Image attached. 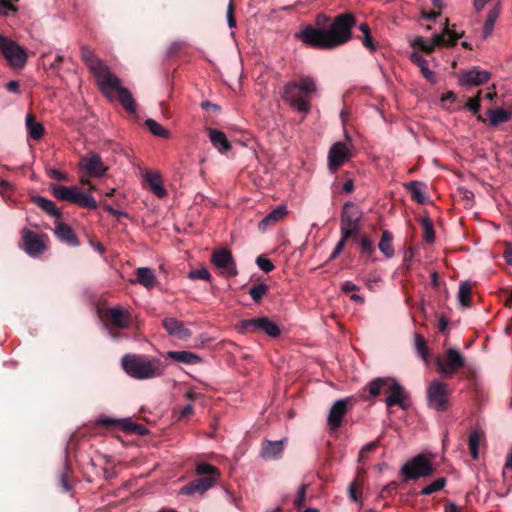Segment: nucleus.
Returning a JSON list of instances; mask_svg holds the SVG:
<instances>
[{"label":"nucleus","mask_w":512,"mask_h":512,"mask_svg":"<svg viewBox=\"0 0 512 512\" xmlns=\"http://www.w3.org/2000/svg\"><path fill=\"white\" fill-rule=\"evenodd\" d=\"M355 23V17L351 13H344L335 17L328 28L317 29L307 26L297 32L295 38L313 48L333 49L351 39V29Z\"/></svg>","instance_id":"obj_1"},{"label":"nucleus","mask_w":512,"mask_h":512,"mask_svg":"<svg viewBox=\"0 0 512 512\" xmlns=\"http://www.w3.org/2000/svg\"><path fill=\"white\" fill-rule=\"evenodd\" d=\"M81 57L96 78L102 94L110 101L114 99V94H116L123 108L129 113H134L136 103L132 94L121 85L120 79L109 71L107 65L94 54V51L83 45L81 47Z\"/></svg>","instance_id":"obj_2"},{"label":"nucleus","mask_w":512,"mask_h":512,"mask_svg":"<svg viewBox=\"0 0 512 512\" xmlns=\"http://www.w3.org/2000/svg\"><path fill=\"white\" fill-rule=\"evenodd\" d=\"M317 91L313 77L303 76L298 81L287 82L281 91V97L293 110L308 114L311 110V95Z\"/></svg>","instance_id":"obj_3"},{"label":"nucleus","mask_w":512,"mask_h":512,"mask_svg":"<svg viewBox=\"0 0 512 512\" xmlns=\"http://www.w3.org/2000/svg\"><path fill=\"white\" fill-rule=\"evenodd\" d=\"M121 365L130 377L138 380L160 377L167 367L160 359L143 354H126L121 359Z\"/></svg>","instance_id":"obj_4"},{"label":"nucleus","mask_w":512,"mask_h":512,"mask_svg":"<svg viewBox=\"0 0 512 512\" xmlns=\"http://www.w3.org/2000/svg\"><path fill=\"white\" fill-rule=\"evenodd\" d=\"M366 388L369 391V397L366 400L380 395L381 392L387 393L385 404L388 408L398 405L403 410H407L410 406V401L406 396L403 387L400 383L391 377H379L370 381Z\"/></svg>","instance_id":"obj_5"},{"label":"nucleus","mask_w":512,"mask_h":512,"mask_svg":"<svg viewBox=\"0 0 512 512\" xmlns=\"http://www.w3.org/2000/svg\"><path fill=\"white\" fill-rule=\"evenodd\" d=\"M195 472L197 475L204 477L195 479L183 486L179 492L181 495L203 494L214 486L219 476L218 469L208 463L198 464Z\"/></svg>","instance_id":"obj_6"},{"label":"nucleus","mask_w":512,"mask_h":512,"mask_svg":"<svg viewBox=\"0 0 512 512\" xmlns=\"http://www.w3.org/2000/svg\"><path fill=\"white\" fill-rule=\"evenodd\" d=\"M363 212L358 205L347 202L340 216V233L344 238H357L361 230Z\"/></svg>","instance_id":"obj_7"},{"label":"nucleus","mask_w":512,"mask_h":512,"mask_svg":"<svg viewBox=\"0 0 512 512\" xmlns=\"http://www.w3.org/2000/svg\"><path fill=\"white\" fill-rule=\"evenodd\" d=\"M462 37V33H458L449 28L448 20L446 19L443 33L435 34L430 41L425 40L422 37H417L412 45L420 48L426 53H431L434 51L436 46L440 45H455L457 40Z\"/></svg>","instance_id":"obj_8"},{"label":"nucleus","mask_w":512,"mask_h":512,"mask_svg":"<svg viewBox=\"0 0 512 512\" xmlns=\"http://www.w3.org/2000/svg\"><path fill=\"white\" fill-rule=\"evenodd\" d=\"M433 466L431 460L424 454H419L407 461L401 468L404 480H416L431 475Z\"/></svg>","instance_id":"obj_9"},{"label":"nucleus","mask_w":512,"mask_h":512,"mask_svg":"<svg viewBox=\"0 0 512 512\" xmlns=\"http://www.w3.org/2000/svg\"><path fill=\"white\" fill-rule=\"evenodd\" d=\"M236 329L240 334L263 331L273 338L280 335V328L278 325L267 317L241 320L236 326Z\"/></svg>","instance_id":"obj_10"},{"label":"nucleus","mask_w":512,"mask_h":512,"mask_svg":"<svg viewBox=\"0 0 512 512\" xmlns=\"http://www.w3.org/2000/svg\"><path fill=\"white\" fill-rule=\"evenodd\" d=\"M449 391L447 384L433 381L427 388V405L437 412H444L449 408Z\"/></svg>","instance_id":"obj_11"},{"label":"nucleus","mask_w":512,"mask_h":512,"mask_svg":"<svg viewBox=\"0 0 512 512\" xmlns=\"http://www.w3.org/2000/svg\"><path fill=\"white\" fill-rule=\"evenodd\" d=\"M0 51L11 66L22 68L26 64L27 54L25 49L1 34Z\"/></svg>","instance_id":"obj_12"},{"label":"nucleus","mask_w":512,"mask_h":512,"mask_svg":"<svg viewBox=\"0 0 512 512\" xmlns=\"http://www.w3.org/2000/svg\"><path fill=\"white\" fill-rule=\"evenodd\" d=\"M464 364V356L454 348L448 349L443 359H436V366L439 373L446 378H449L457 373L464 366Z\"/></svg>","instance_id":"obj_13"},{"label":"nucleus","mask_w":512,"mask_h":512,"mask_svg":"<svg viewBox=\"0 0 512 512\" xmlns=\"http://www.w3.org/2000/svg\"><path fill=\"white\" fill-rule=\"evenodd\" d=\"M23 250L31 257H38L47 249V235L24 227L21 231Z\"/></svg>","instance_id":"obj_14"},{"label":"nucleus","mask_w":512,"mask_h":512,"mask_svg":"<svg viewBox=\"0 0 512 512\" xmlns=\"http://www.w3.org/2000/svg\"><path fill=\"white\" fill-rule=\"evenodd\" d=\"M352 154V144L348 142H335L328 152V169L331 173H335L340 166L348 161Z\"/></svg>","instance_id":"obj_15"},{"label":"nucleus","mask_w":512,"mask_h":512,"mask_svg":"<svg viewBox=\"0 0 512 512\" xmlns=\"http://www.w3.org/2000/svg\"><path fill=\"white\" fill-rule=\"evenodd\" d=\"M79 168L85 171L89 176L100 178L107 172V167L99 154L90 152L83 156L79 162Z\"/></svg>","instance_id":"obj_16"},{"label":"nucleus","mask_w":512,"mask_h":512,"mask_svg":"<svg viewBox=\"0 0 512 512\" xmlns=\"http://www.w3.org/2000/svg\"><path fill=\"white\" fill-rule=\"evenodd\" d=\"M212 263L228 276H236L237 269L233 256L228 249L215 250L211 257Z\"/></svg>","instance_id":"obj_17"},{"label":"nucleus","mask_w":512,"mask_h":512,"mask_svg":"<svg viewBox=\"0 0 512 512\" xmlns=\"http://www.w3.org/2000/svg\"><path fill=\"white\" fill-rule=\"evenodd\" d=\"M491 73L479 68H472L459 76V85L463 87L479 86L490 79Z\"/></svg>","instance_id":"obj_18"},{"label":"nucleus","mask_w":512,"mask_h":512,"mask_svg":"<svg viewBox=\"0 0 512 512\" xmlns=\"http://www.w3.org/2000/svg\"><path fill=\"white\" fill-rule=\"evenodd\" d=\"M348 399H339L334 402L331 406L328 414L327 423L330 430H337L343 421V418L347 412Z\"/></svg>","instance_id":"obj_19"},{"label":"nucleus","mask_w":512,"mask_h":512,"mask_svg":"<svg viewBox=\"0 0 512 512\" xmlns=\"http://www.w3.org/2000/svg\"><path fill=\"white\" fill-rule=\"evenodd\" d=\"M54 233L62 243L70 247H77L80 245V242L77 236L75 235L73 229L69 225L61 221L57 222L54 229Z\"/></svg>","instance_id":"obj_20"},{"label":"nucleus","mask_w":512,"mask_h":512,"mask_svg":"<svg viewBox=\"0 0 512 512\" xmlns=\"http://www.w3.org/2000/svg\"><path fill=\"white\" fill-rule=\"evenodd\" d=\"M163 327L169 335L178 337L182 340H186L191 336L190 330L185 328L184 324L175 318H165L163 320Z\"/></svg>","instance_id":"obj_21"},{"label":"nucleus","mask_w":512,"mask_h":512,"mask_svg":"<svg viewBox=\"0 0 512 512\" xmlns=\"http://www.w3.org/2000/svg\"><path fill=\"white\" fill-rule=\"evenodd\" d=\"M284 449V440H266L261 448L260 456L265 460H275L281 457Z\"/></svg>","instance_id":"obj_22"},{"label":"nucleus","mask_w":512,"mask_h":512,"mask_svg":"<svg viewBox=\"0 0 512 512\" xmlns=\"http://www.w3.org/2000/svg\"><path fill=\"white\" fill-rule=\"evenodd\" d=\"M54 196L60 200H64L76 204L79 196V189L74 186L53 185L51 186Z\"/></svg>","instance_id":"obj_23"},{"label":"nucleus","mask_w":512,"mask_h":512,"mask_svg":"<svg viewBox=\"0 0 512 512\" xmlns=\"http://www.w3.org/2000/svg\"><path fill=\"white\" fill-rule=\"evenodd\" d=\"M287 213L288 211L285 205L277 206L259 222L258 228L262 231L267 230L270 226L283 219Z\"/></svg>","instance_id":"obj_24"},{"label":"nucleus","mask_w":512,"mask_h":512,"mask_svg":"<svg viewBox=\"0 0 512 512\" xmlns=\"http://www.w3.org/2000/svg\"><path fill=\"white\" fill-rule=\"evenodd\" d=\"M108 315L112 324L121 329H127L130 326V315L122 307H114L108 310Z\"/></svg>","instance_id":"obj_25"},{"label":"nucleus","mask_w":512,"mask_h":512,"mask_svg":"<svg viewBox=\"0 0 512 512\" xmlns=\"http://www.w3.org/2000/svg\"><path fill=\"white\" fill-rule=\"evenodd\" d=\"M144 179L147 182L150 190L155 194L157 197L163 198L166 196L167 191L163 185V181L161 178V175L159 173H152L149 171H146L144 174Z\"/></svg>","instance_id":"obj_26"},{"label":"nucleus","mask_w":512,"mask_h":512,"mask_svg":"<svg viewBox=\"0 0 512 512\" xmlns=\"http://www.w3.org/2000/svg\"><path fill=\"white\" fill-rule=\"evenodd\" d=\"M208 133L212 145L219 151V153L225 154L231 149V145L222 131L209 129Z\"/></svg>","instance_id":"obj_27"},{"label":"nucleus","mask_w":512,"mask_h":512,"mask_svg":"<svg viewBox=\"0 0 512 512\" xmlns=\"http://www.w3.org/2000/svg\"><path fill=\"white\" fill-rule=\"evenodd\" d=\"M410 60L417 67H419L423 77L430 83H436L437 78L435 73L429 69L428 61L420 53L414 52L410 55Z\"/></svg>","instance_id":"obj_28"},{"label":"nucleus","mask_w":512,"mask_h":512,"mask_svg":"<svg viewBox=\"0 0 512 512\" xmlns=\"http://www.w3.org/2000/svg\"><path fill=\"white\" fill-rule=\"evenodd\" d=\"M167 357L187 365H196L202 361L198 354L189 351H169L167 352Z\"/></svg>","instance_id":"obj_29"},{"label":"nucleus","mask_w":512,"mask_h":512,"mask_svg":"<svg viewBox=\"0 0 512 512\" xmlns=\"http://www.w3.org/2000/svg\"><path fill=\"white\" fill-rule=\"evenodd\" d=\"M484 437V431L479 427L471 429L469 433V450L474 460L478 459L479 445L480 442L484 439Z\"/></svg>","instance_id":"obj_30"},{"label":"nucleus","mask_w":512,"mask_h":512,"mask_svg":"<svg viewBox=\"0 0 512 512\" xmlns=\"http://www.w3.org/2000/svg\"><path fill=\"white\" fill-rule=\"evenodd\" d=\"M136 275L137 282L147 289H152L157 283L155 273L150 268L140 267L136 270Z\"/></svg>","instance_id":"obj_31"},{"label":"nucleus","mask_w":512,"mask_h":512,"mask_svg":"<svg viewBox=\"0 0 512 512\" xmlns=\"http://www.w3.org/2000/svg\"><path fill=\"white\" fill-rule=\"evenodd\" d=\"M407 190L410 191L412 198L419 204H424L428 201L426 196V185L419 181H411L406 185Z\"/></svg>","instance_id":"obj_32"},{"label":"nucleus","mask_w":512,"mask_h":512,"mask_svg":"<svg viewBox=\"0 0 512 512\" xmlns=\"http://www.w3.org/2000/svg\"><path fill=\"white\" fill-rule=\"evenodd\" d=\"M32 202L38 206L39 208H41L43 211H45L46 213H48L49 215L55 217V218H60L61 217V212L59 211V209L56 207L55 203L45 197H42V196H33L32 197Z\"/></svg>","instance_id":"obj_33"},{"label":"nucleus","mask_w":512,"mask_h":512,"mask_svg":"<svg viewBox=\"0 0 512 512\" xmlns=\"http://www.w3.org/2000/svg\"><path fill=\"white\" fill-rule=\"evenodd\" d=\"M26 129L33 140H39L44 135V127L41 123L35 121L32 114H27L25 119Z\"/></svg>","instance_id":"obj_34"},{"label":"nucleus","mask_w":512,"mask_h":512,"mask_svg":"<svg viewBox=\"0 0 512 512\" xmlns=\"http://www.w3.org/2000/svg\"><path fill=\"white\" fill-rule=\"evenodd\" d=\"M489 124L493 127L506 123L511 119V113L502 108L489 109L487 111Z\"/></svg>","instance_id":"obj_35"},{"label":"nucleus","mask_w":512,"mask_h":512,"mask_svg":"<svg viewBox=\"0 0 512 512\" xmlns=\"http://www.w3.org/2000/svg\"><path fill=\"white\" fill-rule=\"evenodd\" d=\"M393 236L388 230L382 232V237L379 241L378 248L388 259L394 256V248L392 245Z\"/></svg>","instance_id":"obj_36"},{"label":"nucleus","mask_w":512,"mask_h":512,"mask_svg":"<svg viewBox=\"0 0 512 512\" xmlns=\"http://www.w3.org/2000/svg\"><path fill=\"white\" fill-rule=\"evenodd\" d=\"M499 14H500V6L499 5L493 7L489 10L485 24H484V28H483V37L484 38H487L491 35V33L494 29L495 22H496L497 18L499 17Z\"/></svg>","instance_id":"obj_37"},{"label":"nucleus","mask_w":512,"mask_h":512,"mask_svg":"<svg viewBox=\"0 0 512 512\" xmlns=\"http://www.w3.org/2000/svg\"><path fill=\"white\" fill-rule=\"evenodd\" d=\"M471 293V284L468 281L462 282L458 291V301L461 306L469 307L471 305Z\"/></svg>","instance_id":"obj_38"},{"label":"nucleus","mask_w":512,"mask_h":512,"mask_svg":"<svg viewBox=\"0 0 512 512\" xmlns=\"http://www.w3.org/2000/svg\"><path fill=\"white\" fill-rule=\"evenodd\" d=\"M359 30L362 32L363 36L361 38V42L365 48L369 51L374 52L376 50V44L374 43L371 31L367 23H361L359 25Z\"/></svg>","instance_id":"obj_39"},{"label":"nucleus","mask_w":512,"mask_h":512,"mask_svg":"<svg viewBox=\"0 0 512 512\" xmlns=\"http://www.w3.org/2000/svg\"><path fill=\"white\" fill-rule=\"evenodd\" d=\"M145 124L153 135H155L157 137H161V138L169 137V131L167 129H165L164 127H162L154 119H147L145 121Z\"/></svg>","instance_id":"obj_40"},{"label":"nucleus","mask_w":512,"mask_h":512,"mask_svg":"<svg viewBox=\"0 0 512 512\" xmlns=\"http://www.w3.org/2000/svg\"><path fill=\"white\" fill-rule=\"evenodd\" d=\"M414 345L418 355L424 360L427 361L428 358V349L426 345L425 339L420 334L414 335Z\"/></svg>","instance_id":"obj_41"},{"label":"nucleus","mask_w":512,"mask_h":512,"mask_svg":"<svg viewBox=\"0 0 512 512\" xmlns=\"http://www.w3.org/2000/svg\"><path fill=\"white\" fill-rule=\"evenodd\" d=\"M446 485V479L443 477H440L436 480H434L431 484L427 485L421 490L422 495H430L435 492H438L444 488Z\"/></svg>","instance_id":"obj_42"},{"label":"nucleus","mask_w":512,"mask_h":512,"mask_svg":"<svg viewBox=\"0 0 512 512\" xmlns=\"http://www.w3.org/2000/svg\"><path fill=\"white\" fill-rule=\"evenodd\" d=\"M122 427L125 431L130 433H136L138 435H145L147 433V429L145 426L137 423H133L128 419L122 421Z\"/></svg>","instance_id":"obj_43"},{"label":"nucleus","mask_w":512,"mask_h":512,"mask_svg":"<svg viewBox=\"0 0 512 512\" xmlns=\"http://www.w3.org/2000/svg\"><path fill=\"white\" fill-rule=\"evenodd\" d=\"M77 205L89 209H96L97 208V202L90 194H86L80 191L78 196V201L76 202Z\"/></svg>","instance_id":"obj_44"},{"label":"nucleus","mask_w":512,"mask_h":512,"mask_svg":"<svg viewBox=\"0 0 512 512\" xmlns=\"http://www.w3.org/2000/svg\"><path fill=\"white\" fill-rule=\"evenodd\" d=\"M267 290H268L267 285L264 283H260V284L252 286L249 290V294H250L251 298L256 303H258V302H260L262 297L266 294Z\"/></svg>","instance_id":"obj_45"},{"label":"nucleus","mask_w":512,"mask_h":512,"mask_svg":"<svg viewBox=\"0 0 512 512\" xmlns=\"http://www.w3.org/2000/svg\"><path fill=\"white\" fill-rule=\"evenodd\" d=\"M421 224L424 228V240L427 243H432L435 240L433 224L429 218H422Z\"/></svg>","instance_id":"obj_46"},{"label":"nucleus","mask_w":512,"mask_h":512,"mask_svg":"<svg viewBox=\"0 0 512 512\" xmlns=\"http://www.w3.org/2000/svg\"><path fill=\"white\" fill-rule=\"evenodd\" d=\"M356 239H358L361 253L367 255L368 257H371L375 250L372 241L365 236L360 238L357 237Z\"/></svg>","instance_id":"obj_47"},{"label":"nucleus","mask_w":512,"mask_h":512,"mask_svg":"<svg viewBox=\"0 0 512 512\" xmlns=\"http://www.w3.org/2000/svg\"><path fill=\"white\" fill-rule=\"evenodd\" d=\"M188 278L192 279V280L199 279V280L209 281L210 278H211V274L208 271V269L203 267V268H200V269L191 270L188 273Z\"/></svg>","instance_id":"obj_48"},{"label":"nucleus","mask_w":512,"mask_h":512,"mask_svg":"<svg viewBox=\"0 0 512 512\" xmlns=\"http://www.w3.org/2000/svg\"><path fill=\"white\" fill-rule=\"evenodd\" d=\"M256 264L265 273H269L274 269L272 261L263 255L257 257Z\"/></svg>","instance_id":"obj_49"},{"label":"nucleus","mask_w":512,"mask_h":512,"mask_svg":"<svg viewBox=\"0 0 512 512\" xmlns=\"http://www.w3.org/2000/svg\"><path fill=\"white\" fill-rule=\"evenodd\" d=\"M306 499V486L301 485L298 488L297 495L294 499V507L300 509L304 506Z\"/></svg>","instance_id":"obj_50"},{"label":"nucleus","mask_w":512,"mask_h":512,"mask_svg":"<svg viewBox=\"0 0 512 512\" xmlns=\"http://www.w3.org/2000/svg\"><path fill=\"white\" fill-rule=\"evenodd\" d=\"M465 107L472 113L477 114L480 109V97L479 95L476 97L469 98L466 102Z\"/></svg>","instance_id":"obj_51"},{"label":"nucleus","mask_w":512,"mask_h":512,"mask_svg":"<svg viewBox=\"0 0 512 512\" xmlns=\"http://www.w3.org/2000/svg\"><path fill=\"white\" fill-rule=\"evenodd\" d=\"M348 239L349 238H344V235H341L340 240L336 244L332 254L329 257L330 260H334L335 258H337L340 255V253L343 251L345 243Z\"/></svg>","instance_id":"obj_52"},{"label":"nucleus","mask_w":512,"mask_h":512,"mask_svg":"<svg viewBox=\"0 0 512 512\" xmlns=\"http://www.w3.org/2000/svg\"><path fill=\"white\" fill-rule=\"evenodd\" d=\"M226 17H227V22H228L229 28L236 27V20L234 18L233 0L229 1L228 7H227V12H226Z\"/></svg>","instance_id":"obj_53"},{"label":"nucleus","mask_w":512,"mask_h":512,"mask_svg":"<svg viewBox=\"0 0 512 512\" xmlns=\"http://www.w3.org/2000/svg\"><path fill=\"white\" fill-rule=\"evenodd\" d=\"M48 175L50 178L58 180V181H67L68 180V176L65 173H63L60 170L55 169V168L50 169L48 171Z\"/></svg>","instance_id":"obj_54"},{"label":"nucleus","mask_w":512,"mask_h":512,"mask_svg":"<svg viewBox=\"0 0 512 512\" xmlns=\"http://www.w3.org/2000/svg\"><path fill=\"white\" fill-rule=\"evenodd\" d=\"M377 447V443L376 442H369V443H366L360 450L359 452V461H362L365 454L368 453V452H371L373 450H375Z\"/></svg>","instance_id":"obj_55"},{"label":"nucleus","mask_w":512,"mask_h":512,"mask_svg":"<svg viewBox=\"0 0 512 512\" xmlns=\"http://www.w3.org/2000/svg\"><path fill=\"white\" fill-rule=\"evenodd\" d=\"M60 484H61L62 489L65 492H69L71 490V485L69 484V481H68L67 472H63L61 474V476H60Z\"/></svg>","instance_id":"obj_56"},{"label":"nucleus","mask_w":512,"mask_h":512,"mask_svg":"<svg viewBox=\"0 0 512 512\" xmlns=\"http://www.w3.org/2000/svg\"><path fill=\"white\" fill-rule=\"evenodd\" d=\"M358 289H359L358 286L356 284L352 283L351 281H345L342 284V291L345 293L356 291Z\"/></svg>","instance_id":"obj_57"},{"label":"nucleus","mask_w":512,"mask_h":512,"mask_svg":"<svg viewBox=\"0 0 512 512\" xmlns=\"http://www.w3.org/2000/svg\"><path fill=\"white\" fill-rule=\"evenodd\" d=\"M504 258L509 265H512V244L511 243L506 245V249L504 252Z\"/></svg>","instance_id":"obj_58"},{"label":"nucleus","mask_w":512,"mask_h":512,"mask_svg":"<svg viewBox=\"0 0 512 512\" xmlns=\"http://www.w3.org/2000/svg\"><path fill=\"white\" fill-rule=\"evenodd\" d=\"M439 16H440V12H424V11L422 12V17L428 21H433Z\"/></svg>","instance_id":"obj_59"},{"label":"nucleus","mask_w":512,"mask_h":512,"mask_svg":"<svg viewBox=\"0 0 512 512\" xmlns=\"http://www.w3.org/2000/svg\"><path fill=\"white\" fill-rule=\"evenodd\" d=\"M6 88H7L10 92L17 93V92H18V90H19V82H18V81H15V80L9 81V82L6 84Z\"/></svg>","instance_id":"obj_60"},{"label":"nucleus","mask_w":512,"mask_h":512,"mask_svg":"<svg viewBox=\"0 0 512 512\" xmlns=\"http://www.w3.org/2000/svg\"><path fill=\"white\" fill-rule=\"evenodd\" d=\"M489 0H474V8L476 11L482 10Z\"/></svg>","instance_id":"obj_61"},{"label":"nucleus","mask_w":512,"mask_h":512,"mask_svg":"<svg viewBox=\"0 0 512 512\" xmlns=\"http://www.w3.org/2000/svg\"><path fill=\"white\" fill-rule=\"evenodd\" d=\"M63 62V56L58 54L56 55L54 61L51 63V68H59L60 65L62 64Z\"/></svg>","instance_id":"obj_62"},{"label":"nucleus","mask_w":512,"mask_h":512,"mask_svg":"<svg viewBox=\"0 0 512 512\" xmlns=\"http://www.w3.org/2000/svg\"><path fill=\"white\" fill-rule=\"evenodd\" d=\"M504 468L512 470V448H511V451L507 455Z\"/></svg>","instance_id":"obj_63"},{"label":"nucleus","mask_w":512,"mask_h":512,"mask_svg":"<svg viewBox=\"0 0 512 512\" xmlns=\"http://www.w3.org/2000/svg\"><path fill=\"white\" fill-rule=\"evenodd\" d=\"M445 512H459V507L455 505L454 503H449L445 507Z\"/></svg>","instance_id":"obj_64"}]
</instances>
